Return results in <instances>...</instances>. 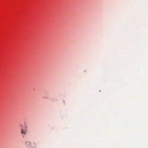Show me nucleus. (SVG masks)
I'll use <instances>...</instances> for the list:
<instances>
[{
	"instance_id": "nucleus-2",
	"label": "nucleus",
	"mask_w": 148,
	"mask_h": 148,
	"mask_svg": "<svg viewBox=\"0 0 148 148\" xmlns=\"http://www.w3.org/2000/svg\"><path fill=\"white\" fill-rule=\"evenodd\" d=\"M31 144V142L29 141H27L26 143V145L27 146H29Z\"/></svg>"
},
{
	"instance_id": "nucleus-1",
	"label": "nucleus",
	"mask_w": 148,
	"mask_h": 148,
	"mask_svg": "<svg viewBox=\"0 0 148 148\" xmlns=\"http://www.w3.org/2000/svg\"><path fill=\"white\" fill-rule=\"evenodd\" d=\"M27 131L26 130H24L22 128L21 130V133L23 134V137H24L25 135L26 134V132Z\"/></svg>"
},
{
	"instance_id": "nucleus-3",
	"label": "nucleus",
	"mask_w": 148,
	"mask_h": 148,
	"mask_svg": "<svg viewBox=\"0 0 148 148\" xmlns=\"http://www.w3.org/2000/svg\"><path fill=\"white\" fill-rule=\"evenodd\" d=\"M34 145L32 147V146H31V147L30 148H36V145L35 143H34Z\"/></svg>"
},
{
	"instance_id": "nucleus-4",
	"label": "nucleus",
	"mask_w": 148,
	"mask_h": 148,
	"mask_svg": "<svg viewBox=\"0 0 148 148\" xmlns=\"http://www.w3.org/2000/svg\"><path fill=\"white\" fill-rule=\"evenodd\" d=\"M21 129L22 128H23V125H21Z\"/></svg>"
}]
</instances>
